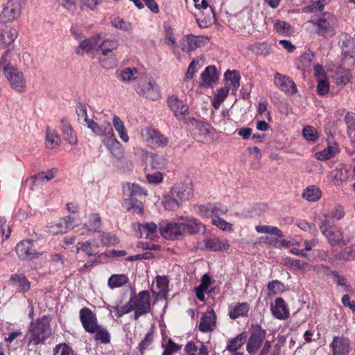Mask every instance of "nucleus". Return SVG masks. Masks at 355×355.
<instances>
[{
  "label": "nucleus",
  "mask_w": 355,
  "mask_h": 355,
  "mask_svg": "<svg viewBox=\"0 0 355 355\" xmlns=\"http://www.w3.org/2000/svg\"><path fill=\"white\" fill-rule=\"evenodd\" d=\"M51 334L50 320L47 316H43L31 322L26 338L28 345H37L43 343Z\"/></svg>",
  "instance_id": "1"
},
{
  "label": "nucleus",
  "mask_w": 355,
  "mask_h": 355,
  "mask_svg": "<svg viewBox=\"0 0 355 355\" xmlns=\"http://www.w3.org/2000/svg\"><path fill=\"white\" fill-rule=\"evenodd\" d=\"M119 46L116 39L104 40L96 49L99 53V62L104 68L110 69L115 65L114 51Z\"/></svg>",
  "instance_id": "2"
},
{
  "label": "nucleus",
  "mask_w": 355,
  "mask_h": 355,
  "mask_svg": "<svg viewBox=\"0 0 355 355\" xmlns=\"http://www.w3.org/2000/svg\"><path fill=\"white\" fill-rule=\"evenodd\" d=\"M130 300L134 307V320H137L141 315L150 312L151 297L148 291L144 290L138 294L133 291L131 293Z\"/></svg>",
  "instance_id": "3"
},
{
  "label": "nucleus",
  "mask_w": 355,
  "mask_h": 355,
  "mask_svg": "<svg viewBox=\"0 0 355 355\" xmlns=\"http://www.w3.org/2000/svg\"><path fill=\"white\" fill-rule=\"evenodd\" d=\"M311 23L316 27V33L325 37H332L335 34L337 18L330 12L323 13L318 19H313Z\"/></svg>",
  "instance_id": "4"
},
{
  "label": "nucleus",
  "mask_w": 355,
  "mask_h": 355,
  "mask_svg": "<svg viewBox=\"0 0 355 355\" xmlns=\"http://www.w3.org/2000/svg\"><path fill=\"white\" fill-rule=\"evenodd\" d=\"M135 91L150 101H157L161 97L158 85L152 77L139 78L135 85Z\"/></svg>",
  "instance_id": "5"
},
{
  "label": "nucleus",
  "mask_w": 355,
  "mask_h": 355,
  "mask_svg": "<svg viewBox=\"0 0 355 355\" xmlns=\"http://www.w3.org/2000/svg\"><path fill=\"white\" fill-rule=\"evenodd\" d=\"M27 0H8L0 13V21L3 23L12 22L17 19Z\"/></svg>",
  "instance_id": "6"
},
{
  "label": "nucleus",
  "mask_w": 355,
  "mask_h": 355,
  "mask_svg": "<svg viewBox=\"0 0 355 355\" xmlns=\"http://www.w3.org/2000/svg\"><path fill=\"white\" fill-rule=\"evenodd\" d=\"M3 74L12 89L19 93L25 92L26 82L21 71L15 67H5Z\"/></svg>",
  "instance_id": "7"
},
{
  "label": "nucleus",
  "mask_w": 355,
  "mask_h": 355,
  "mask_svg": "<svg viewBox=\"0 0 355 355\" xmlns=\"http://www.w3.org/2000/svg\"><path fill=\"white\" fill-rule=\"evenodd\" d=\"M15 251L19 258L23 260L36 259L41 254L37 251L33 239L23 240L18 243Z\"/></svg>",
  "instance_id": "8"
},
{
  "label": "nucleus",
  "mask_w": 355,
  "mask_h": 355,
  "mask_svg": "<svg viewBox=\"0 0 355 355\" xmlns=\"http://www.w3.org/2000/svg\"><path fill=\"white\" fill-rule=\"evenodd\" d=\"M266 335V331L262 329L260 325H257L254 327L246 346V350L250 354H253L257 352L262 345Z\"/></svg>",
  "instance_id": "9"
},
{
  "label": "nucleus",
  "mask_w": 355,
  "mask_h": 355,
  "mask_svg": "<svg viewBox=\"0 0 355 355\" xmlns=\"http://www.w3.org/2000/svg\"><path fill=\"white\" fill-rule=\"evenodd\" d=\"M141 135L144 141L153 147L164 148L168 143V139L155 129L146 128Z\"/></svg>",
  "instance_id": "10"
},
{
  "label": "nucleus",
  "mask_w": 355,
  "mask_h": 355,
  "mask_svg": "<svg viewBox=\"0 0 355 355\" xmlns=\"http://www.w3.org/2000/svg\"><path fill=\"white\" fill-rule=\"evenodd\" d=\"M207 40L208 38L204 36L187 35L181 39L180 42V48L184 52H191L205 45Z\"/></svg>",
  "instance_id": "11"
},
{
  "label": "nucleus",
  "mask_w": 355,
  "mask_h": 355,
  "mask_svg": "<svg viewBox=\"0 0 355 355\" xmlns=\"http://www.w3.org/2000/svg\"><path fill=\"white\" fill-rule=\"evenodd\" d=\"M167 104L178 119L182 121L185 119L189 107L182 100L172 95L167 98Z\"/></svg>",
  "instance_id": "12"
},
{
  "label": "nucleus",
  "mask_w": 355,
  "mask_h": 355,
  "mask_svg": "<svg viewBox=\"0 0 355 355\" xmlns=\"http://www.w3.org/2000/svg\"><path fill=\"white\" fill-rule=\"evenodd\" d=\"M159 232L166 239H178L183 236L181 222H170L160 225Z\"/></svg>",
  "instance_id": "13"
},
{
  "label": "nucleus",
  "mask_w": 355,
  "mask_h": 355,
  "mask_svg": "<svg viewBox=\"0 0 355 355\" xmlns=\"http://www.w3.org/2000/svg\"><path fill=\"white\" fill-rule=\"evenodd\" d=\"M88 128L96 135L103 137L105 141L115 136L111 123L106 120L103 121L101 124L94 120L89 121Z\"/></svg>",
  "instance_id": "14"
},
{
  "label": "nucleus",
  "mask_w": 355,
  "mask_h": 355,
  "mask_svg": "<svg viewBox=\"0 0 355 355\" xmlns=\"http://www.w3.org/2000/svg\"><path fill=\"white\" fill-rule=\"evenodd\" d=\"M80 319L87 332L94 333L97 331V318L89 309L83 308L80 311Z\"/></svg>",
  "instance_id": "15"
},
{
  "label": "nucleus",
  "mask_w": 355,
  "mask_h": 355,
  "mask_svg": "<svg viewBox=\"0 0 355 355\" xmlns=\"http://www.w3.org/2000/svg\"><path fill=\"white\" fill-rule=\"evenodd\" d=\"M182 220L184 221L181 223L183 236L205 232V226L196 218L187 217Z\"/></svg>",
  "instance_id": "16"
},
{
  "label": "nucleus",
  "mask_w": 355,
  "mask_h": 355,
  "mask_svg": "<svg viewBox=\"0 0 355 355\" xmlns=\"http://www.w3.org/2000/svg\"><path fill=\"white\" fill-rule=\"evenodd\" d=\"M274 83L281 91L287 94L292 95L297 92V87L293 80L278 72L275 74Z\"/></svg>",
  "instance_id": "17"
},
{
  "label": "nucleus",
  "mask_w": 355,
  "mask_h": 355,
  "mask_svg": "<svg viewBox=\"0 0 355 355\" xmlns=\"http://www.w3.org/2000/svg\"><path fill=\"white\" fill-rule=\"evenodd\" d=\"M333 355H348L351 349V342L344 336H335L330 344Z\"/></svg>",
  "instance_id": "18"
},
{
  "label": "nucleus",
  "mask_w": 355,
  "mask_h": 355,
  "mask_svg": "<svg viewBox=\"0 0 355 355\" xmlns=\"http://www.w3.org/2000/svg\"><path fill=\"white\" fill-rule=\"evenodd\" d=\"M170 193L180 201L189 200L193 194V188L191 182H179L175 184L171 189Z\"/></svg>",
  "instance_id": "19"
},
{
  "label": "nucleus",
  "mask_w": 355,
  "mask_h": 355,
  "mask_svg": "<svg viewBox=\"0 0 355 355\" xmlns=\"http://www.w3.org/2000/svg\"><path fill=\"white\" fill-rule=\"evenodd\" d=\"M103 142L115 159L118 160H122L124 158V149L121 144L116 139L115 136L108 139L106 141L105 139H103Z\"/></svg>",
  "instance_id": "20"
},
{
  "label": "nucleus",
  "mask_w": 355,
  "mask_h": 355,
  "mask_svg": "<svg viewBox=\"0 0 355 355\" xmlns=\"http://www.w3.org/2000/svg\"><path fill=\"white\" fill-rule=\"evenodd\" d=\"M202 243L205 249L214 252L227 251L230 247L228 240L217 237L205 239Z\"/></svg>",
  "instance_id": "21"
},
{
  "label": "nucleus",
  "mask_w": 355,
  "mask_h": 355,
  "mask_svg": "<svg viewBox=\"0 0 355 355\" xmlns=\"http://www.w3.org/2000/svg\"><path fill=\"white\" fill-rule=\"evenodd\" d=\"M17 31L12 26L0 29V49H6L17 37Z\"/></svg>",
  "instance_id": "22"
},
{
  "label": "nucleus",
  "mask_w": 355,
  "mask_h": 355,
  "mask_svg": "<svg viewBox=\"0 0 355 355\" xmlns=\"http://www.w3.org/2000/svg\"><path fill=\"white\" fill-rule=\"evenodd\" d=\"M322 234L326 237L328 243L331 246L345 244L343 233L340 229L336 227H330L329 230H324Z\"/></svg>",
  "instance_id": "23"
},
{
  "label": "nucleus",
  "mask_w": 355,
  "mask_h": 355,
  "mask_svg": "<svg viewBox=\"0 0 355 355\" xmlns=\"http://www.w3.org/2000/svg\"><path fill=\"white\" fill-rule=\"evenodd\" d=\"M216 313L213 309L207 311L201 318L199 330L202 332L213 331L216 327Z\"/></svg>",
  "instance_id": "24"
},
{
  "label": "nucleus",
  "mask_w": 355,
  "mask_h": 355,
  "mask_svg": "<svg viewBox=\"0 0 355 355\" xmlns=\"http://www.w3.org/2000/svg\"><path fill=\"white\" fill-rule=\"evenodd\" d=\"M271 311L273 315L279 320H285L289 316V311L286 303L282 297H277L275 304H271Z\"/></svg>",
  "instance_id": "25"
},
{
  "label": "nucleus",
  "mask_w": 355,
  "mask_h": 355,
  "mask_svg": "<svg viewBox=\"0 0 355 355\" xmlns=\"http://www.w3.org/2000/svg\"><path fill=\"white\" fill-rule=\"evenodd\" d=\"M87 222L85 223L83 228L80 230L81 235L87 234L91 231H98L101 225V220L99 214H89L87 216Z\"/></svg>",
  "instance_id": "26"
},
{
  "label": "nucleus",
  "mask_w": 355,
  "mask_h": 355,
  "mask_svg": "<svg viewBox=\"0 0 355 355\" xmlns=\"http://www.w3.org/2000/svg\"><path fill=\"white\" fill-rule=\"evenodd\" d=\"M60 123V129L64 139L71 145L76 144L78 139L68 119L66 118H62Z\"/></svg>",
  "instance_id": "27"
},
{
  "label": "nucleus",
  "mask_w": 355,
  "mask_h": 355,
  "mask_svg": "<svg viewBox=\"0 0 355 355\" xmlns=\"http://www.w3.org/2000/svg\"><path fill=\"white\" fill-rule=\"evenodd\" d=\"M201 85L205 87H211L218 80L216 69L214 66H209L201 73Z\"/></svg>",
  "instance_id": "28"
},
{
  "label": "nucleus",
  "mask_w": 355,
  "mask_h": 355,
  "mask_svg": "<svg viewBox=\"0 0 355 355\" xmlns=\"http://www.w3.org/2000/svg\"><path fill=\"white\" fill-rule=\"evenodd\" d=\"M315 55L312 53H304L295 61L296 68L302 71L311 70Z\"/></svg>",
  "instance_id": "29"
},
{
  "label": "nucleus",
  "mask_w": 355,
  "mask_h": 355,
  "mask_svg": "<svg viewBox=\"0 0 355 355\" xmlns=\"http://www.w3.org/2000/svg\"><path fill=\"white\" fill-rule=\"evenodd\" d=\"M200 211H205L207 216L218 217L219 215L225 214L228 209L227 207L221 204H209L207 206L200 207Z\"/></svg>",
  "instance_id": "30"
},
{
  "label": "nucleus",
  "mask_w": 355,
  "mask_h": 355,
  "mask_svg": "<svg viewBox=\"0 0 355 355\" xmlns=\"http://www.w3.org/2000/svg\"><path fill=\"white\" fill-rule=\"evenodd\" d=\"M60 138L56 130L46 127L45 145L49 149H55L60 144Z\"/></svg>",
  "instance_id": "31"
},
{
  "label": "nucleus",
  "mask_w": 355,
  "mask_h": 355,
  "mask_svg": "<svg viewBox=\"0 0 355 355\" xmlns=\"http://www.w3.org/2000/svg\"><path fill=\"white\" fill-rule=\"evenodd\" d=\"M249 309L250 306L247 302L237 303L234 306H230L229 313L230 318L231 319H236L240 317L246 316Z\"/></svg>",
  "instance_id": "32"
},
{
  "label": "nucleus",
  "mask_w": 355,
  "mask_h": 355,
  "mask_svg": "<svg viewBox=\"0 0 355 355\" xmlns=\"http://www.w3.org/2000/svg\"><path fill=\"white\" fill-rule=\"evenodd\" d=\"M281 263L290 270H304L309 266L307 262L288 257L282 258Z\"/></svg>",
  "instance_id": "33"
},
{
  "label": "nucleus",
  "mask_w": 355,
  "mask_h": 355,
  "mask_svg": "<svg viewBox=\"0 0 355 355\" xmlns=\"http://www.w3.org/2000/svg\"><path fill=\"white\" fill-rule=\"evenodd\" d=\"M122 206L132 213L142 214L144 212L143 203L136 198H130L123 200Z\"/></svg>",
  "instance_id": "34"
},
{
  "label": "nucleus",
  "mask_w": 355,
  "mask_h": 355,
  "mask_svg": "<svg viewBox=\"0 0 355 355\" xmlns=\"http://www.w3.org/2000/svg\"><path fill=\"white\" fill-rule=\"evenodd\" d=\"M340 150L338 145L334 144L333 145H329L322 151L316 153L315 155L317 159L320 161H325L334 157L338 154Z\"/></svg>",
  "instance_id": "35"
},
{
  "label": "nucleus",
  "mask_w": 355,
  "mask_h": 355,
  "mask_svg": "<svg viewBox=\"0 0 355 355\" xmlns=\"http://www.w3.org/2000/svg\"><path fill=\"white\" fill-rule=\"evenodd\" d=\"M123 192L129 197L135 196H147L146 190L141 188L139 184L135 183L126 182L123 186Z\"/></svg>",
  "instance_id": "36"
},
{
  "label": "nucleus",
  "mask_w": 355,
  "mask_h": 355,
  "mask_svg": "<svg viewBox=\"0 0 355 355\" xmlns=\"http://www.w3.org/2000/svg\"><path fill=\"white\" fill-rule=\"evenodd\" d=\"M113 126L119 134L120 139L125 143L129 141V136L123 121L116 115L113 116Z\"/></svg>",
  "instance_id": "37"
},
{
  "label": "nucleus",
  "mask_w": 355,
  "mask_h": 355,
  "mask_svg": "<svg viewBox=\"0 0 355 355\" xmlns=\"http://www.w3.org/2000/svg\"><path fill=\"white\" fill-rule=\"evenodd\" d=\"M10 280L18 287V290L20 292L26 293L31 288L29 281L23 274L12 275L10 277Z\"/></svg>",
  "instance_id": "38"
},
{
  "label": "nucleus",
  "mask_w": 355,
  "mask_h": 355,
  "mask_svg": "<svg viewBox=\"0 0 355 355\" xmlns=\"http://www.w3.org/2000/svg\"><path fill=\"white\" fill-rule=\"evenodd\" d=\"M302 197L308 201L314 202L321 197V191L316 186L311 185L304 190Z\"/></svg>",
  "instance_id": "39"
},
{
  "label": "nucleus",
  "mask_w": 355,
  "mask_h": 355,
  "mask_svg": "<svg viewBox=\"0 0 355 355\" xmlns=\"http://www.w3.org/2000/svg\"><path fill=\"white\" fill-rule=\"evenodd\" d=\"M128 282V277L123 274L112 275L108 279V286L111 289L121 287Z\"/></svg>",
  "instance_id": "40"
},
{
  "label": "nucleus",
  "mask_w": 355,
  "mask_h": 355,
  "mask_svg": "<svg viewBox=\"0 0 355 355\" xmlns=\"http://www.w3.org/2000/svg\"><path fill=\"white\" fill-rule=\"evenodd\" d=\"M157 225L154 223H148L144 225L139 224V231L141 237L146 239H152L153 234L157 231Z\"/></svg>",
  "instance_id": "41"
},
{
  "label": "nucleus",
  "mask_w": 355,
  "mask_h": 355,
  "mask_svg": "<svg viewBox=\"0 0 355 355\" xmlns=\"http://www.w3.org/2000/svg\"><path fill=\"white\" fill-rule=\"evenodd\" d=\"M175 196L169 194L165 195L162 198V203L165 209L175 211L180 207V203Z\"/></svg>",
  "instance_id": "42"
},
{
  "label": "nucleus",
  "mask_w": 355,
  "mask_h": 355,
  "mask_svg": "<svg viewBox=\"0 0 355 355\" xmlns=\"http://www.w3.org/2000/svg\"><path fill=\"white\" fill-rule=\"evenodd\" d=\"M255 230L258 233L275 235L279 238H282L283 236V233L281 231V230L275 226L257 225L255 227Z\"/></svg>",
  "instance_id": "43"
},
{
  "label": "nucleus",
  "mask_w": 355,
  "mask_h": 355,
  "mask_svg": "<svg viewBox=\"0 0 355 355\" xmlns=\"http://www.w3.org/2000/svg\"><path fill=\"white\" fill-rule=\"evenodd\" d=\"M84 252L88 256H94L98 254L97 248L92 245L89 241L78 243L76 245L77 253Z\"/></svg>",
  "instance_id": "44"
},
{
  "label": "nucleus",
  "mask_w": 355,
  "mask_h": 355,
  "mask_svg": "<svg viewBox=\"0 0 355 355\" xmlns=\"http://www.w3.org/2000/svg\"><path fill=\"white\" fill-rule=\"evenodd\" d=\"M94 40V39H85L81 41L76 49V54L83 55L85 53L91 52L93 48Z\"/></svg>",
  "instance_id": "45"
},
{
  "label": "nucleus",
  "mask_w": 355,
  "mask_h": 355,
  "mask_svg": "<svg viewBox=\"0 0 355 355\" xmlns=\"http://www.w3.org/2000/svg\"><path fill=\"white\" fill-rule=\"evenodd\" d=\"M245 340V336L244 333L239 334L236 338H232L227 347V349L230 352H236L244 343Z\"/></svg>",
  "instance_id": "46"
},
{
  "label": "nucleus",
  "mask_w": 355,
  "mask_h": 355,
  "mask_svg": "<svg viewBox=\"0 0 355 355\" xmlns=\"http://www.w3.org/2000/svg\"><path fill=\"white\" fill-rule=\"evenodd\" d=\"M225 78L227 84L235 89H238L240 85V76L236 71H227L225 73Z\"/></svg>",
  "instance_id": "47"
},
{
  "label": "nucleus",
  "mask_w": 355,
  "mask_h": 355,
  "mask_svg": "<svg viewBox=\"0 0 355 355\" xmlns=\"http://www.w3.org/2000/svg\"><path fill=\"white\" fill-rule=\"evenodd\" d=\"M58 173V169L53 168L46 171H42L37 173L34 178L36 182H44V181H49L55 178Z\"/></svg>",
  "instance_id": "48"
},
{
  "label": "nucleus",
  "mask_w": 355,
  "mask_h": 355,
  "mask_svg": "<svg viewBox=\"0 0 355 355\" xmlns=\"http://www.w3.org/2000/svg\"><path fill=\"white\" fill-rule=\"evenodd\" d=\"M138 70L135 67H127L121 72L120 78L123 82H130L137 78Z\"/></svg>",
  "instance_id": "49"
},
{
  "label": "nucleus",
  "mask_w": 355,
  "mask_h": 355,
  "mask_svg": "<svg viewBox=\"0 0 355 355\" xmlns=\"http://www.w3.org/2000/svg\"><path fill=\"white\" fill-rule=\"evenodd\" d=\"M156 286L159 289L158 295L164 297L168 291V281L166 277H156Z\"/></svg>",
  "instance_id": "50"
},
{
  "label": "nucleus",
  "mask_w": 355,
  "mask_h": 355,
  "mask_svg": "<svg viewBox=\"0 0 355 355\" xmlns=\"http://www.w3.org/2000/svg\"><path fill=\"white\" fill-rule=\"evenodd\" d=\"M302 135L304 139L309 141L315 142L318 139L317 130L311 125L305 126L302 130Z\"/></svg>",
  "instance_id": "51"
},
{
  "label": "nucleus",
  "mask_w": 355,
  "mask_h": 355,
  "mask_svg": "<svg viewBox=\"0 0 355 355\" xmlns=\"http://www.w3.org/2000/svg\"><path fill=\"white\" fill-rule=\"evenodd\" d=\"M274 28L279 35L286 36L291 33V26L284 21L277 20L274 25Z\"/></svg>",
  "instance_id": "52"
},
{
  "label": "nucleus",
  "mask_w": 355,
  "mask_h": 355,
  "mask_svg": "<svg viewBox=\"0 0 355 355\" xmlns=\"http://www.w3.org/2000/svg\"><path fill=\"white\" fill-rule=\"evenodd\" d=\"M67 227V222L60 219L49 226V232L53 234H64L68 232Z\"/></svg>",
  "instance_id": "53"
},
{
  "label": "nucleus",
  "mask_w": 355,
  "mask_h": 355,
  "mask_svg": "<svg viewBox=\"0 0 355 355\" xmlns=\"http://www.w3.org/2000/svg\"><path fill=\"white\" fill-rule=\"evenodd\" d=\"M94 333H96L95 339L96 340H100L103 344H107L110 342V335L105 328L98 326L97 331Z\"/></svg>",
  "instance_id": "54"
},
{
  "label": "nucleus",
  "mask_w": 355,
  "mask_h": 355,
  "mask_svg": "<svg viewBox=\"0 0 355 355\" xmlns=\"http://www.w3.org/2000/svg\"><path fill=\"white\" fill-rule=\"evenodd\" d=\"M56 2L70 14L73 15L77 10L76 0H56Z\"/></svg>",
  "instance_id": "55"
},
{
  "label": "nucleus",
  "mask_w": 355,
  "mask_h": 355,
  "mask_svg": "<svg viewBox=\"0 0 355 355\" xmlns=\"http://www.w3.org/2000/svg\"><path fill=\"white\" fill-rule=\"evenodd\" d=\"M53 355H74L71 347L66 343H60L53 348Z\"/></svg>",
  "instance_id": "56"
},
{
  "label": "nucleus",
  "mask_w": 355,
  "mask_h": 355,
  "mask_svg": "<svg viewBox=\"0 0 355 355\" xmlns=\"http://www.w3.org/2000/svg\"><path fill=\"white\" fill-rule=\"evenodd\" d=\"M297 226L305 232H309L313 236H316L318 233L315 224L309 223L306 220H302L297 222Z\"/></svg>",
  "instance_id": "57"
},
{
  "label": "nucleus",
  "mask_w": 355,
  "mask_h": 355,
  "mask_svg": "<svg viewBox=\"0 0 355 355\" xmlns=\"http://www.w3.org/2000/svg\"><path fill=\"white\" fill-rule=\"evenodd\" d=\"M334 222V219L330 214H324L320 219L319 227L322 232L324 230H329Z\"/></svg>",
  "instance_id": "58"
},
{
  "label": "nucleus",
  "mask_w": 355,
  "mask_h": 355,
  "mask_svg": "<svg viewBox=\"0 0 355 355\" xmlns=\"http://www.w3.org/2000/svg\"><path fill=\"white\" fill-rule=\"evenodd\" d=\"M212 224L223 231L232 230V225L220 217H215L212 219Z\"/></svg>",
  "instance_id": "59"
},
{
  "label": "nucleus",
  "mask_w": 355,
  "mask_h": 355,
  "mask_svg": "<svg viewBox=\"0 0 355 355\" xmlns=\"http://www.w3.org/2000/svg\"><path fill=\"white\" fill-rule=\"evenodd\" d=\"M112 24L116 28L127 31L132 28V24L129 21H125L120 17H116L112 19Z\"/></svg>",
  "instance_id": "60"
},
{
  "label": "nucleus",
  "mask_w": 355,
  "mask_h": 355,
  "mask_svg": "<svg viewBox=\"0 0 355 355\" xmlns=\"http://www.w3.org/2000/svg\"><path fill=\"white\" fill-rule=\"evenodd\" d=\"M153 331H150L146 335L145 338L140 342L138 346V349L141 353H143V352L153 343Z\"/></svg>",
  "instance_id": "61"
},
{
  "label": "nucleus",
  "mask_w": 355,
  "mask_h": 355,
  "mask_svg": "<svg viewBox=\"0 0 355 355\" xmlns=\"http://www.w3.org/2000/svg\"><path fill=\"white\" fill-rule=\"evenodd\" d=\"M101 241L105 245H114L119 243V240L115 236L106 232L101 234Z\"/></svg>",
  "instance_id": "62"
},
{
  "label": "nucleus",
  "mask_w": 355,
  "mask_h": 355,
  "mask_svg": "<svg viewBox=\"0 0 355 355\" xmlns=\"http://www.w3.org/2000/svg\"><path fill=\"white\" fill-rule=\"evenodd\" d=\"M326 0H318L304 8L305 12H316L323 10Z\"/></svg>",
  "instance_id": "63"
},
{
  "label": "nucleus",
  "mask_w": 355,
  "mask_h": 355,
  "mask_svg": "<svg viewBox=\"0 0 355 355\" xmlns=\"http://www.w3.org/2000/svg\"><path fill=\"white\" fill-rule=\"evenodd\" d=\"M317 92L318 94L322 96L327 94L329 91V84L327 78H320L317 80Z\"/></svg>",
  "instance_id": "64"
}]
</instances>
